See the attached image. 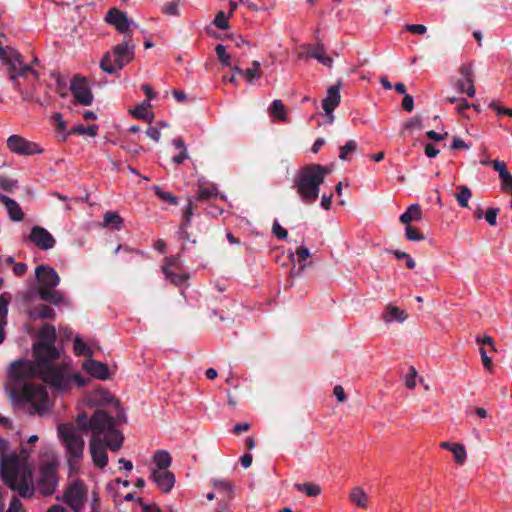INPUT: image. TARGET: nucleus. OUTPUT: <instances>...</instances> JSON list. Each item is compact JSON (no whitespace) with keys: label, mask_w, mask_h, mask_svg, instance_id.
Instances as JSON below:
<instances>
[{"label":"nucleus","mask_w":512,"mask_h":512,"mask_svg":"<svg viewBox=\"0 0 512 512\" xmlns=\"http://www.w3.org/2000/svg\"><path fill=\"white\" fill-rule=\"evenodd\" d=\"M76 424L84 433L92 432L89 443L92 460L97 467L104 468L108 463L106 447L117 451L124 439L122 433L116 429V419L106 411L96 409L90 417L86 412L80 413Z\"/></svg>","instance_id":"nucleus-1"},{"label":"nucleus","mask_w":512,"mask_h":512,"mask_svg":"<svg viewBox=\"0 0 512 512\" xmlns=\"http://www.w3.org/2000/svg\"><path fill=\"white\" fill-rule=\"evenodd\" d=\"M9 374L17 381L37 376L51 389H65L69 384V379L63 374L61 367L46 359L42 362L40 357H35V361L18 360L14 362L10 366Z\"/></svg>","instance_id":"nucleus-2"},{"label":"nucleus","mask_w":512,"mask_h":512,"mask_svg":"<svg viewBox=\"0 0 512 512\" xmlns=\"http://www.w3.org/2000/svg\"><path fill=\"white\" fill-rule=\"evenodd\" d=\"M330 172L331 169L327 166L308 164L295 175L292 188L305 204H312L319 197L320 186Z\"/></svg>","instance_id":"nucleus-3"},{"label":"nucleus","mask_w":512,"mask_h":512,"mask_svg":"<svg viewBox=\"0 0 512 512\" xmlns=\"http://www.w3.org/2000/svg\"><path fill=\"white\" fill-rule=\"evenodd\" d=\"M81 432L84 433L78 425L75 427L73 424L63 423L58 426V435L66 448L71 467L78 464L83 457L85 442Z\"/></svg>","instance_id":"nucleus-4"},{"label":"nucleus","mask_w":512,"mask_h":512,"mask_svg":"<svg viewBox=\"0 0 512 512\" xmlns=\"http://www.w3.org/2000/svg\"><path fill=\"white\" fill-rule=\"evenodd\" d=\"M129 41V38L125 39L123 43L114 46L111 52L104 54L100 62L103 71L115 74L133 59L134 46Z\"/></svg>","instance_id":"nucleus-5"},{"label":"nucleus","mask_w":512,"mask_h":512,"mask_svg":"<svg viewBox=\"0 0 512 512\" xmlns=\"http://www.w3.org/2000/svg\"><path fill=\"white\" fill-rule=\"evenodd\" d=\"M56 330L50 324H44L39 331V341L33 345L34 357H40L54 363L60 356L58 349L55 347Z\"/></svg>","instance_id":"nucleus-6"},{"label":"nucleus","mask_w":512,"mask_h":512,"mask_svg":"<svg viewBox=\"0 0 512 512\" xmlns=\"http://www.w3.org/2000/svg\"><path fill=\"white\" fill-rule=\"evenodd\" d=\"M19 401L30 403L33 411L43 414L49 409V398L46 388L40 384L24 383L16 394Z\"/></svg>","instance_id":"nucleus-7"},{"label":"nucleus","mask_w":512,"mask_h":512,"mask_svg":"<svg viewBox=\"0 0 512 512\" xmlns=\"http://www.w3.org/2000/svg\"><path fill=\"white\" fill-rule=\"evenodd\" d=\"M0 60L8 67L9 76L18 74L25 77L27 73H32L36 79L39 76L37 71L23 62L20 53L10 46L3 47L0 44Z\"/></svg>","instance_id":"nucleus-8"},{"label":"nucleus","mask_w":512,"mask_h":512,"mask_svg":"<svg viewBox=\"0 0 512 512\" xmlns=\"http://www.w3.org/2000/svg\"><path fill=\"white\" fill-rule=\"evenodd\" d=\"M58 485V476L56 465L52 462H46L40 466L37 489L43 496L52 495Z\"/></svg>","instance_id":"nucleus-9"},{"label":"nucleus","mask_w":512,"mask_h":512,"mask_svg":"<svg viewBox=\"0 0 512 512\" xmlns=\"http://www.w3.org/2000/svg\"><path fill=\"white\" fill-rule=\"evenodd\" d=\"M0 474L3 482L9 487L15 481L21 478L22 473L19 467V458L13 454L10 456H2L0 462Z\"/></svg>","instance_id":"nucleus-10"},{"label":"nucleus","mask_w":512,"mask_h":512,"mask_svg":"<svg viewBox=\"0 0 512 512\" xmlns=\"http://www.w3.org/2000/svg\"><path fill=\"white\" fill-rule=\"evenodd\" d=\"M105 21L115 27L118 32L124 34V39H131L132 30L130 27L133 22L129 20L125 12L113 7L108 10Z\"/></svg>","instance_id":"nucleus-11"},{"label":"nucleus","mask_w":512,"mask_h":512,"mask_svg":"<svg viewBox=\"0 0 512 512\" xmlns=\"http://www.w3.org/2000/svg\"><path fill=\"white\" fill-rule=\"evenodd\" d=\"M70 90L76 101L84 106H89L93 102V94L88 81L81 75H75L71 80Z\"/></svg>","instance_id":"nucleus-12"},{"label":"nucleus","mask_w":512,"mask_h":512,"mask_svg":"<svg viewBox=\"0 0 512 512\" xmlns=\"http://www.w3.org/2000/svg\"><path fill=\"white\" fill-rule=\"evenodd\" d=\"M7 147L11 152L24 156L41 154L43 152L37 143L28 141L19 135H11L7 139Z\"/></svg>","instance_id":"nucleus-13"},{"label":"nucleus","mask_w":512,"mask_h":512,"mask_svg":"<svg viewBox=\"0 0 512 512\" xmlns=\"http://www.w3.org/2000/svg\"><path fill=\"white\" fill-rule=\"evenodd\" d=\"M86 497V489L82 482L77 481L71 484L65 494L64 501L73 509L74 512H80Z\"/></svg>","instance_id":"nucleus-14"},{"label":"nucleus","mask_w":512,"mask_h":512,"mask_svg":"<svg viewBox=\"0 0 512 512\" xmlns=\"http://www.w3.org/2000/svg\"><path fill=\"white\" fill-rule=\"evenodd\" d=\"M28 240L41 250H50L56 245L53 235L44 227L33 226Z\"/></svg>","instance_id":"nucleus-15"},{"label":"nucleus","mask_w":512,"mask_h":512,"mask_svg":"<svg viewBox=\"0 0 512 512\" xmlns=\"http://www.w3.org/2000/svg\"><path fill=\"white\" fill-rule=\"evenodd\" d=\"M180 268L181 262L178 256H171L166 258L165 265L162 268L166 278L176 286L183 285L188 279L186 274H179L176 272V270H179Z\"/></svg>","instance_id":"nucleus-16"},{"label":"nucleus","mask_w":512,"mask_h":512,"mask_svg":"<svg viewBox=\"0 0 512 512\" xmlns=\"http://www.w3.org/2000/svg\"><path fill=\"white\" fill-rule=\"evenodd\" d=\"M35 276L40 284L39 288H54L60 283V277L56 270L47 265L37 266Z\"/></svg>","instance_id":"nucleus-17"},{"label":"nucleus","mask_w":512,"mask_h":512,"mask_svg":"<svg viewBox=\"0 0 512 512\" xmlns=\"http://www.w3.org/2000/svg\"><path fill=\"white\" fill-rule=\"evenodd\" d=\"M150 478L164 493L170 492L175 484V476L168 470H152Z\"/></svg>","instance_id":"nucleus-18"},{"label":"nucleus","mask_w":512,"mask_h":512,"mask_svg":"<svg viewBox=\"0 0 512 512\" xmlns=\"http://www.w3.org/2000/svg\"><path fill=\"white\" fill-rule=\"evenodd\" d=\"M32 473L29 468H25L22 471V476L20 479L14 482L12 486H9L11 490L18 491L19 494L24 498H29L34 494V486L29 483V479H31Z\"/></svg>","instance_id":"nucleus-19"},{"label":"nucleus","mask_w":512,"mask_h":512,"mask_svg":"<svg viewBox=\"0 0 512 512\" xmlns=\"http://www.w3.org/2000/svg\"><path fill=\"white\" fill-rule=\"evenodd\" d=\"M82 368L94 378L100 380H107L109 378L108 366L102 362L93 360L92 357L83 362Z\"/></svg>","instance_id":"nucleus-20"},{"label":"nucleus","mask_w":512,"mask_h":512,"mask_svg":"<svg viewBox=\"0 0 512 512\" xmlns=\"http://www.w3.org/2000/svg\"><path fill=\"white\" fill-rule=\"evenodd\" d=\"M87 402L92 407H100L106 404L114 402L115 405H118V401L114 399V397L103 388H98L87 395Z\"/></svg>","instance_id":"nucleus-21"},{"label":"nucleus","mask_w":512,"mask_h":512,"mask_svg":"<svg viewBox=\"0 0 512 512\" xmlns=\"http://www.w3.org/2000/svg\"><path fill=\"white\" fill-rule=\"evenodd\" d=\"M340 83L330 86L327 90V96L322 102V107L327 115H331L334 109L340 104Z\"/></svg>","instance_id":"nucleus-22"},{"label":"nucleus","mask_w":512,"mask_h":512,"mask_svg":"<svg viewBox=\"0 0 512 512\" xmlns=\"http://www.w3.org/2000/svg\"><path fill=\"white\" fill-rule=\"evenodd\" d=\"M306 56L317 59L324 66L331 68L333 59L325 54V47L322 43L308 45L306 49Z\"/></svg>","instance_id":"nucleus-23"},{"label":"nucleus","mask_w":512,"mask_h":512,"mask_svg":"<svg viewBox=\"0 0 512 512\" xmlns=\"http://www.w3.org/2000/svg\"><path fill=\"white\" fill-rule=\"evenodd\" d=\"M56 366L61 367L63 374L69 379V384L67 388L65 389H52L54 392H66L71 388V385L73 382L77 384L78 387H84L87 385V383L90 381L89 378H85L82 376L79 372L74 373L71 375L68 371V366L66 364H57Z\"/></svg>","instance_id":"nucleus-24"},{"label":"nucleus","mask_w":512,"mask_h":512,"mask_svg":"<svg viewBox=\"0 0 512 512\" xmlns=\"http://www.w3.org/2000/svg\"><path fill=\"white\" fill-rule=\"evenodd\" d=\"M0 201L7 208L9 217L12 221L19 222L24 218V213L20 205L15 200L6 195H0Z\"/></svg>","instance_id":"nucleus-25"},{"label":"nucleus","mask_w":512,"mask_h":512,"mask_svg":"<svg viewBox=\"0 0 512 512\" xmlns=\"http://www.w3.org/2000/svg\"><path fill=\"white\" fill-rule=\"evenodd\" d=\"M382 317L386 323H391L393 321L402 323L407 319L408 314L405 310H402L397 306L389 304L385 307Z\"/></svg>","instance_id":"nucleus-26"},{"label":"nucleus","mask_w":512,"mask_h":512,"mask_svg":"<svg viewBox=\"0 0 512 512\" xmlns=\"http://www.w3.org/2000/svg\"><path fill=\"white\" fill-rule=\"evenodd\" d=\"M459 73L462 76V80L467 83L466 94L468 97L473 98L476 93L474 86V72L471 64H463L459 68Z\"/></svg>","instance_id":"nucleus-27"},{"label":"nucleus","mask_w":512,"mask_h":512,"mask_svg":"<svg viewBox=\"0 0 512 512\" xmlns=\"http://www.w3.org/2000/svg\"><path fill=\"white\" fill-rule=\"evenodd\" d=\"M38 295L41 300L50 302L53 304H59L64 301L63 294L60 291L55 290L53 288H47V287L39 288Z\"/></svg>","instance_id":"nucleus-28"},{"label":"nucleus","mask_w":512,"mask_h":512,"mask_svg":"<svg viewBox=\"0 0 512 512\" xmlns=\"http://www.w3.org/2000/svg\"><path fill=\"white\" fill-rule=\"evenodd\" d=\"M422 218L421 207L418 204L410 205L406 211L401 214L399 221L403 224L410 225L412 221H418Z\"/></svg>","instance_id":"nucleus-29"},{"label":"nucleus","mask_w":512,"mask_h":512,"mask_svg":"<svg viewBox=\"0 0 512 512\" xmlns=\"http://www.w3.org/2000/svg\"><path fill=\"white\" fill-rule=\"evenodd\" d=\"M349 499L359 508L366 509L368 507L369 498L361 487H354L350 492Z\"/></svg>","instance_id":"nucleus-30"},{"label":"nucleus","mask_w":512,"mask_h":512,"mask_svg":"<svg viewBox=\"0 0 512 512\" xmlns=\"http://www.w3.org/2000/svg\"><path fill=\"white\" fill-rule=\"evenodd\" d=\"M187 201L188 203L182 211V222L180 225V230L182 231V233H186V229H188V227L190 226L191 219L194 215V210L196 209V205L194 204L191 198H188Z\"/></svg>","instance_id":"nucleus-31"},{"label":"nucleus","mask_w":512,"mask_h":512,"mask_svg":"<svg viewBox=\"0 0 512 512\" xmlns=\"http://www.w3.org/2000/svg\"><path fill=\"white\" fill-rule=\"evenodd\" d=\"M296 255L298 257V262H299V267L297 269H295V267H293L290 271V275L292 277H298L300 276V274L302 273V271L304 270L305 268V264L303 263L305 260H307V258L310 256V252L308 250V248H306L305 246H300L297 250H296Z\"/></svg>","instance_id":"nucleus-32"},{"label":"nucleus","mask_w":512,"mask_h":512,"mask_svg":"<svg viewBox=\"0 0 512 512\" xmlns=\"http://www.w3.org/2000/svg\"><path fill=\"white\" fill-rule=\"evenodd\" d=\"M154 462L156 464V468L153 470H167L171 465V456L167 451L159 450L154 454Z\"/></svg>","instance_id":"nucleus-33"},{"label":"nucleus","mask_w":512,"mask_h":512,"mask_svg":"<svg viewBox=\"0 0 512 512\" xmlns=\"http://www.w3.org/2000/svg\"><path fill=\"white\" fill-rule=\"evenodd\" d=\"M218 188L215 185H212L210 187H204L202 185H199V188L197 190V193L195 195L196 201H206L213 198H216L218 196Z\"/></svg>","instance_id":"nucleus-34"},{"label":"nucleus","mask_w":512,"mask_h":512,"mask_svg":"<svg viewBox=\"0 0 512 512\" xmlns=\"http://www.w3.org/2000/svg\"><path fill=\"white\" fill-rule=\"evenodd\" d=\"M458 192L455 194V198L459 204V206L463 208L468 207V202L472 197L471 189L466 185H459L457 187Z\"/></svg>","instance_id":"nucleus-35"},{"label":"nucleus","mask_w":512,"mask_h":512,"mask_svg":"<svg viewBox=\"0 0 512 512\" xmlns=\"http://www.w3.org/2000/svg\"><path fill=\"white\" fill-rule=\"evenodd\" d=\"M294 488L302 493H305L308 497H316L321 493L319 485L314 483H296Z\"/></svg>","instance_id":"nucleus-36"},{"label":"nucleus","mask_w":512,"mask_h":512,"mask_svg":"<svg viewBox=\"0 0 512 512\" xmlns=\"http://www.w3.org/2000/svg\"><path fill=\"white\" fill-rule=\"evenodd\" d=\"M123 220L116 212L108 211L104 214V224L111 226L115 230H120Z\"/></svg>","instance_id":"nucleus-37"},{"label":"nucleus","mask_w":512,"mask_h":512,"mask_svg":"<svg viewBox=\"0 0 512 512\" xmlns=\"http://www.w3.org/2000/svg\"><path fill=\"white\" fill-rule=\"evenodd\" d=\"M74 352L76 355H82L90 359L92 357L91 348L83 342L80 337L74 339Z\"/></svg>","instance_id":"nucleus-38"},{"label":"nucleus","mask_w":512,"mask_h":512,"mask_svg":"<svg viewBox=\"0 0 512 512\" xmlns=\"http://www.w3.org/2000/svg\"><path fill=\"white\" fill-rule=\"evenodd\" d=\"M213 486L219 490V492H222L226 494L229 498H232L233 495V485L230 481L226 479H218L213 482Z\"/></svg>","instance_id":"nucleus-39"},{"label":"nucleus","mask_w":512,"mask_h":512,"mask_svg":"<svg viewBox=\"0 0 512 512\" xmlns=\"http://www.w3.org/2000/svg\"><path fill=\"white\" fill-rule=\"evenodd\" d=\"M215 52L221 64L226 67H231V55L227 53L226 47L222 44H218L215 47Z\"/></svg>","instance_id":"nucleus-40"},{"label":"nucleus","mask_w":512,"mask_h":512,"mask_svg":"<svg viewBox=\"0 0 512 512\" xmlns=\"http://www.w3.org/2000/svg\"><path fill=\"white\" fill-rule=\"evenodd\" d=\"M153 190L155 194L164 202L170 203L172 205H178V199L171 192L162 190L159 186H154Z\"/></svg>","instance_id":"nucleus-41"},{"label":"nucleus","mask_w":512,"mask_h":512,"mask_svg":"<svg viewBox=\"0 0 512 512\" xmlns=\"http://www.w3.org/2000/svg\"><path fill=\"white\" fill-rule=\"evenodd\" d=\"M243 76L246 78L248 82H252L256 77H260L261 71L259 62L253 61L252 67L245 69L243 72Z\"/></svg>","instance_id":"nucleus-42"},{"label":"nucleus","mask_w":512,"mask_h":512,"mask_svg":"<svg viewBox=\"0 0 512 512\" xmlns=\"http://www.w3.org/2000/svg\"><path fill=\"white\" fill-rule=\"evenodd\" d=\"M18 77H20L18 74L10 75L9 79L13 83L14 89L20 93L23 101H32V96L27 91L22 89L20 82L18 81Z\"/></svg>","instance_id":"nucleus-43"},{"label":"nucleus","mask_w":512,"mask_h":512,"mask_svg":"<svg viewBox=\"0 0 512 512\" xmlns=\"http://www.w3.org/2000/svg\"><path fill=\"white\" fill-rule=\"evenodd\" d=\"M34 312L41 319H53L55 317V311L47 305L37 306Z\"/></svg>","instance_id":"nucleus-44"},{"label":"nucleus","mask_w":512,"mask_h":512,"mask_svg":"<svg viewBox=\"0 0 512 512\" xmlns=\"http://www.w3.org/2000/svg\"><path fill=\"white\" fill-rule=\"evenodd\" d=\"M357 150V142L355 140H349L344 146L340 147L339 158L341 160H348L349 153Z\"/></svg>","instance_id":"nucleus-45"},{"label":"nucleus","mask_w":512,"mask_h":512,"mask_svg":"<svg viewBox=\"0 0 512 512\" xmlns=\"http://www.w3.org/2000/svg\"><path fill=\"white\" fill-rule=\"evenodd\" d=\"M405 236L409 241H422L425 239L424 234L419 232V230L411 225H407L405 228Z\"/></svg>","instance_id":"nucleus-46"},{"label":"nucleus","mask_w":512,"mask_h":512,"mask_svg":"<svg viewBox=\"0 0 512 512\" xmlns=\"http://www.w3.org/2000/svg\"><path fill=\"white\" fill-rule=\"evenodd\" d=\"M457 464L462 465L466 461V450L462 444L457 443L451 451Z\"/></svg>","instance_id":"nucleus-47"},{"label":"nucleus","mask_w":512,"mask_h":512,"mask_svg":"<svg viewBox=\"0 0 512 512\" xmlns=\"http://www.w3.org/2000/svg\"><path fill=\"white\" fill-rule=\"evenodd\" d=\"M270 112L278 119H285V107L281 100H274L270 107Z\"/></svg>","instance_id":"nucleus-48"},{"label":"nucleus","mask_w":512,"mask_h":512,"mask_svg":"<svg viewBox=\"0 0 512 512\" xmlns=\"http://www.w3.org/2000/svg\"><path fill=\"white\" fill-rule=\"evenodd\" d=\"M150 107L149 101H143L140 105H138L133 111L132 114L137 119H147L148 118V108Z\"/></svg>","instance_id":"nucleus-49"},{"label":"nucleus","mask_w":512,"mask_h":512,"mask_svg":"<svg viewBox=\"0 0 512 512\" xmlns=\"http://www.w3.org/2000/svg\"><path fill=\"white\" fill-rule=\"evenodd\" d=\"M213 24L220 29H227L229 27L228 18L223 11L217 13Z\"/></svg>","instance_id":"nucleus-50"},{"label":"nucleus","mask_w":512,"mask_h":512,"mask_svg":"<svg viewBox=\"0 0 512 512\" xmlns=\"http://www.w3.org/2000/svg\"><path fill=\"white\" fill-rule=\"evenodd\" d=\"M491 164L494 170L499 173V177L501 180L509 173V171L507 170L506 163L504 161L493 160Z\"/></svg>","instance_id":"nucleus-51"},{"label":"nucleus","mask_w":512,"mask_h":512,"mask_svg":"<svg viewBox=\"0 0 512 512\" xmlns=\"http://www.w3.org/2000/svg\"><path fill=\"white\" fill-rule=\"evenodd\" d=\"M17 185V181L6 176H0V187L11 192Z\"/></svg>","instance_id":"nucleus-52"},{"label":"nucleus","mask_w":512,"mask_h":512,"mask_svg":"<svg viewBox=\"0 0 512 512\" xmlns=\"http://www.w3.org/2000/svg\"><path fill=\"white\" fill-rule=\"evenodd\" d=\"M498 213H499V208L491 207V208L487 209V211L485 213V219L489 223V225H491V226L496 225Z\"/></svg>","instance_id":"nucleus-53"},{"label":"nucleus","mask_w":512,"mask_h":512,"mask_svg":"<svg viewBox=\"0 0 512 512\" xmlns=\"http://www.w3.org/2000/svg\"><path fill=\"white\" fill-rule=\"evenodd\" d=\"M9 298L6 294L0 295V320L5 319L8 313Z\"/></svg>","instance_id":"nucleus-54"},{"label":"nucleus","mask_w":512,"mask_h":512,"mask_svg":"<svg viewBox=\"0 0 512 512\" xmlns=\"http://www.w3.org/2000/svg\"><path fill=\"white\" fill-rule=\"evenodd\" d=\"M416 377H417V371L413 366H411L409 368V374L406 376V380H405L407 388H409V389L415 388V386H416L415 378Z\"/></svg>","instance_id":"nucleus-55"},{"label":"nucleus","mask_w":512,"mask_h":512,"mask_svg":"<svg viewBox=\"0 0 512 512\" xmlns=\"http://www.w3.org/2000/svg\"><path fill=\"white\" fill-rule=\"evenodd\" d=\"M272 232L278 239H286L288 236L287 230L284 229L277 221L273 223Z\"/></svg>","instance_id":"nucleus-56"},{"label":"nucleus","mask_w":512,"mask_h":512,"mask_svg":"<svg viewBox=\"0 0 512 512\" xmlns=\"http://www.w3.org/2000/svg\"><path fill=\"white\" fill-rule=\"evenodd\" d=\"M162 11H163V13H165L167 15H172V16L178 15L179 9H178L177 2L173 1V2H169V3L165 4L162 8Z\"/></svg>","instance_id":"nucleus-57"},{"label":"nucleus","mask_w":512,"mask_h":512,"mask_svg":"<svg viewBox=\"0 0 512 512\" xmlns=\"http://www.w3.org/2000/svg\"><path fill=\"white\" fill-rule=\"evenodd\" d=\"M406 30L413 33V34H425L427 31V28L425 25L422 24H408L406 25Z\"/></svg>","instance_id":"nucleus-58"},{"label":"nucleus","mask_w":512,"mask_h":512,"mask_svg":"<svg viewBox=\"0 0 512 512\" xmlns=\"http://www.w3.org/2000/svg\"><path fill=\"white\" fill-rule=\"evenodd\" d=\"M7 512H22V503L16 496L12 497Z\"/></svg>","instance_id":"nucleus-59"},{"label":"nucleus","mask_w":512,"mask_h":512,"mask_svg":"<svg viewBox=\"0 0 512 512\" xmlns=\"http://www.w3.org/2000/svg\"><path fill=\"white\" fill-rule=\"evenodd\" d=\"M480 355H481V360H482L483 366L487 370L490 371L493 367V363H492L491 358L488 357L487 352L483 347L480 348Z\"/></svg>","instance_id":"nucleus-60"},{"label":"nucleus","mask_w":512,"mask_h":512,"mask_svg":"<svg viewBox=\"0 0 512 512\" xmlns=\"http://www.w3.org/2000/svg\"><path fill=\"white\" fill-rule=\"evenodd\" d=\"M402 107L405 111L411 112L414 108L413 97L409 94H405L402 100Z\"/></svg>","instance_id":"nucleus-61"},{"label":"nucleus","mask_w":512,"mask_h":512,"mask_svg":"<svg viewBox=\"0 0 512 512\" xmlns=\"http://www.w3.org/2000/svg\"><path fill=\"white\" fill-rule=\"evenodd\" d=\"M490 107L493 108L497 112V114L500 116L507 115V116L512 117V108L500 107L494 102L490 103Z\"/></svg>","instance_id":"nucleus-62"},{"label":"nucleus","mask_w":512,"mask_h":512,"mask_svg":"<svg viewBox=\"0 0 512 512\" xmlns=\"http://www.w3.org/2000/svg\"><path fill=\"white\" fill-rule=\"evenodd\" d=\"M28 266L25 263H16L13 272L16 276H23L27 272Z\"/></svg>","instance_id":"nucleus-63"},{"label":"nucleus","mask_w":512,"mask_h":512,"mask_svg":"<svg viewBox=\"0 0 512 512\" xmlns=\"http://www.w3.org/2000/svg\"><path fill=\"white\" fill-rule=\"evenodd\" d=\"M502 187L504 190H507L509 192H512V175L508 173L503 179H502Z\"/></svg>","instance_id":"nucleus-64"}]
</instances>
